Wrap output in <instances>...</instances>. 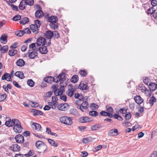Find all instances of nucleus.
Listing matches in <instances>:
<instances>
[{
    "mask_svg": "<svg viewBox=\"0 0 157 157\" xmlns=\"http://www.w3.org/2000/svg\"><path fill=\"white\" fill-rule=\"evenodd\" d=\"M143 81L145 84L148 85V84L150 82L151 80L147 77H146L145 79H143Z\"/></svg>",
    "mask_w": 157,
    "mask_h": 157,
    "instance_id": "nucleus-46",
    "label": "nucleus"
},
{
    "mask_svg": "<svg viewBox=\"0 0 157 157\" xmlns=\"http://www.w3.org/2000/svg\"><path fill=\"white\" fill-rule=\"evenodd\" d=\"M15 34L18 36L21 37L24 34V31L19 30L15 32Z\"/></svg>",
    "mask_w": 157,
    "mask_h": 157,
    "instance_id": "nucleus-39",
    "label": "nucleus"
},
{
    "mask_svg": "<svg viewBox=\"0 0 157 157\" xmlns=\"http://www.w3.org/2000/svg\"><path fill=\"white\" fill-rule=\"evenodd\" d=\"M151 3L153 6H157V0H151Z\"/></svg>",
    "mask_w": 157,
    "mask_h": 157,
    "instance_id": "nucleus-63",
    "label": "nucleus"
},
{
    "mask_svg": "<svg viewBox=\"0 0 157 157\" xmlns=\"http://www.w3.org/2000/svg\"><path fill=\"white\" fill-rule=\"evenodd\" d=\"M21 18V16L19 15H17L15 16L12 18L13 21H17V20H20Z\"/></svg>",
    "mask_w": 157,
    "mask_h": 157,
    "instance_id": "nucleus-50",
    "label": "nucleus"
},
{
    "mask_svg": "<svg viewBox=\"0 0 157 157\" xmlns=\"http://www.w3.org/2000/svg\"><path fill=\"white\" fill-rule=\"evenodd\" d=\"M98 105L94 103H92L91 104L90 107L92 110H94L96 109L97 108Z\"/></svg>",
    "mask_w": 157,
    "mask_h": 157,
    "instance_id": "nucleus-55",
    "label": "nucleus"
},
{
    "mask_svg": "<svg viewBox=\"0 0 157 157\" xmlns=\"http://www.w3.org/2000/svg\"><path fill=\"white\" fill-rule=\"evenodd\" d=\"M21 125V122L18 119H15L14 123L13 126H19Z\"/></svg>",
    "mask_w": 157,
    "mask_h": 157,
    "instance_id": "nucleus-44",
    "label": "nucleus"
},
{
    "mask_svg": "<svg viewBox=\"0 0 157 157\" xmlns=\"http://www.w3.org/2000/svg\"><path fill=\"white\" fill-rule=\"evenodd\" d=\"M65 73L63 72L60 73L58 76H56V78H53V77L51 76H48L45 77L44 78V81L48 83H51L52 82H54L56 83H58L60 81H62V82L63 83V82L65 80Z\"/></svg>",
    "mask_w": 157,
    "mask_h": 157,
    "instance_id": "nucleus-1",
    "label": "nucleus"
},
{
    "mask_svg": "<svg viewBox=\"0 0 157 157\" xmlns=\"http://www.w3.org/2000/svg\"><path fill=\"white\" fill-rule=\"evenodd\" d=\"M36 147L40 150L41 151H45L47 149V146L42 141L38 140L37 141L35 144Z\"/></svg>",
    "mask_w": 157,
    "mask_h": 157,
    "instance_id": "nucleus-4",
    "label": "nucleus"
},
{
    "mask_svg": "<svg viewBox=\"0 0 157 157\" xmlns=\"http://www.w3.org/2000/svg\"><path fill=\"white\" fill-rule=\"evenodd\" d=\"M78 80V76L77 75H74L72 77L71 80V82L75 83L77 82Z\"/></svg>",
    "mask_w": 157,
    "mask_h": 157,
    "instance_id": "nucleus-36",
    "label": "nucleus"
},
{
    "mask_svg": "<svg viewBox=\"0 0 157 157\" xmlns=\"http://www.w3.org/2000/svg\"><path fill=\"white\" fill-rule=\"evenodd\" d=\"M29 21V18L27 17H25L22 18L21 19V20L19 21V23L20 24H21L22 25H24L28 23Z\"/></svg>",
    "mask_w": 157,
    "mask_h": 157,
    "instance_id": "nucleus-28",
    "label": "nucleus"
},
{
    "mask_svg": "<svg viewBox=\"0 0 157 157\" xmlns=\"http://www.w3.org/2000/svg\"><path fill=\"white\" fill-rule=\"evenodd\" d=\"M69 105L67 103L60 104L57 106V108L61 111H66L69 109Z\"/></svg>",
    "mask_w": 157,
    "mask_h": 157,
    "instance_id": "nucleus-5",
    "label": "nucleus"
},
{
    "mask_svg": "<svg viewBox=\"0 0 157 157\" xmlns=\"http://www.w3.org/2000/svg\"><path fill=\"white\" fill-rule=\"evenodd\" d=\"M36 43H33L29 45V48H32L33 50L38 51V49L36 48Z\"/></svg>",
    "mask_w": 157,
    "mask_h": 157,
    "instance_id": "nucleus-41",
    "label": "nucleus"
},
{
    "mask_svg": "<svg viewBox=\"0 0 157 157\" xmlns=\"http://www.w3.org/2000/svg\"><path fill=\"white\" fill-rule=\"evenodd\" d=\"M25 1L26 4L29 6H32L34 4L33 0H26Z\"/></svg>",
    "mask_w": 157,
    "mask_h": 157,
    "instance_id": "nucleus-49",
    "label": "nucleus"
},
{
    "mask_svg": "<svg viewBox=\"0 0 157 157\" xmlns=\"http://www.w3.org/2000/svg\"><path fill=\"white\" fill-rule=\"evenodd\" d=\"M140 88V90L142 92H144L145 94H146L149 91L147 88L144 86L143 84H140L139 86Z\"/></svg>",
    "mask_w": 157,
    "mask_h": 157,
    "instance_id": "nucleus-19",
    "label": "nucleus"
},
{
    "mask_svg": "<svg viewBox=\"0 0 157 157\" xmlns=\"http://www.w3.org/2000/svg\"><path fill=\"white\" fill-rule=\"evenodd\" d=\"M134 99L135 102L139 105H140L144 102L143 99L139 95H136L134 97Z\"/></svg>",
    "mask_w": 157,
    "mask_h": 157,
    "instance_id": "nucleus-14",
    "label": "nucleus"
},
{
    "mask_svg": "<svg viewBox=\"0 0 157 157\" xmlns=\"http://www.w3.org/2000/svg\"><path fill=\"white\" fill-rule=\"evenodd\" d=\"M38 50L42 54H46L48 52V50L46 46H40L39 47H36Z\"/></svg>",
    "mask_w": 157,
    "mask_h": 157,
    "instance_id": "nucleus-10",
    "label": "nucleus"
},
{
    "mask_svg": "<svg viewBox=\"0 0 157 157\" xmlns=\"http://www.w3.org/2000/svg\"><path fill=\"white\" fill-rule=\"evenodd\" d=\"M71 114L76 116H78L80 114L76 109H71L70 110Z\"/></svg>",
    "mask_w": 157,
    "mask_h": 157,
    "instance_id": "nucleus-32",
    "label": "nucleus"
},
{
    "mask_svg": "<svg viewBox=\"0 0 157 157\" xmlns=\"http://www.w3.org/2000/svg\"><path fill=\"white\" fill-rule=\"evenodd\" d=\"M30 28L33 33L36 34L38 33L39 28L36 25L31 24L30 25Z\"/></svg>",
    "mask_w": 157,
    "mask_h": 157,
    "instance_id": "nucleus-18",
    "label": "nucleus"
},
{
    "mask_svg": "<svg viewBox=\"0 0 157 157\" xmlns=\"http://www.w3.org/2000/svg\"><path fill=\"white\" fill-rule=\"evenodd\" d=\"M7 119V118H6ZM15 119H8V120L6 121L5 124L6 126L8 127H12L13 126Z\"/></svg>",
    "mask_w": 157,
    "mask_h": 157,
    "instance_id": "nucleus-13",
    "label": "nucleus"
},
{
    "mask_svg": "<svg viewBox=\"0 0 157 157\" xmlns=\"http://www.w3.org/2000/svg\"><path fill=\"white\" fill-rule=\"evenodd\" d=\"M102 147V146L101 145H99L96 147H95L94 148V152H96L98 151L101 150Z\"/></svg>",
    "mask_w": 157,
    "mask_h": 157,
    "instance_id": "nucleus-48",
    "label": "nucleus"
},
{
    "mask_svg": "<svg viewBox=\"0 0 157 157\" xmlns=\"http://www.w3.org/2000/svg\"><path fill=\"white\" fill-rule=\"evenodd\" d=\"M149 88L150 92L148 94L149 95V96H150L151 92L157 89V84L154 82L150 83L149 85Z\"/></svg>",
    "mask_w": 157,
    "mask_h": 157,
    "instance_id": "nucleus-7",
    "label": "nucleus"
},
{
    "mask_svg": "<svg viewBox=\"0 0 157 157\" xmlns=\"http://www.w3.org/2000/svg\"><path fill=\"white\" fill-rule=\"evenodd\" d=\"M17 53V51L16 50L10 49L9 50L8 52L9 55L10 56H13Z\"/></svg>",
    "mask_w": 157,
    "mask_h": 157,
    "instance_id": "nucleus-37",
    "label": "nucleus"
},
{
    "mask_svg": "<svg viewBox=\"0 0 157 157\" xmlns=\"http://www.w3.org/2000/svg\"><path fill=\"white\" fill-rule=\"evenodd\" d=\"M31 103H32L31 105L32 107H38L39 105L38 103L37 102L32 101Z\"/></svg>",
    "mask_w": 157,
    "mask_h": 157,
    "instance_id": "nucleus-61",
    "label": "nucleus"
},
{
    "mask_svg": "<svg viewBox=\"0 0 157 157\" xmlns=\"http://www.w3.org/2000/svg\"><path fill=\"white\" fill-rule=\"evenodd\" d=\"M58 18L55 16H50L48 19V21L51 23H56L57 21Z\"/></svg>",
    "mask_w": 157,
    "mask_h": 157,
    "instance_id": "nucleus-20",
    "label": "nucleus"
},
{
    "mask_svg": "<svg viewBox=\"0 0 157 157\" xmlns=\"http://www.w3.org/2000/svg\"><path fill=\"white\" fill-rule=\"evenodd\" d=\"M68 86L70 87V88L66 92V93L68 96L71 97L73 95L75 89L73 88V86L71 84L69 85Z\"/></svg>",
    "mask_w": 157,
    "mask_h": 157,
    "instance_id": "nucleus-8",
    "label": "nucleus"
},
{
    "mask_svg": "<svg viewBox=\"0 0 157 157\" xmlns=\"http://www.w3.org/2000/svg\"><path fill=\"white\" fill-rule=\"evenodd\" d=\"M33 150H30V151L28 152V153L25 155L26 156L29 157L33 155Z\"/></svg>",
    "mask_w": 157,
    "mask_h": 157,
    "instance_id": "nucleus-59",
    "label": "nucleus"
},
{
    "mask_svg": "<svg viewBox=\"0 0 157 157\" xmlns=\"http://www.w3.org/2000/svg\"><path fill=\"white\" fill-rule=\"evenodd\" d=\"M157 101L156 99L154 96H152L150 99L149 101V103L151 106H152Z\"/></svg>",
    "mask_w": 157,
    "mask_h": 157,
    "instance_id": "nucleus-34",
    "label": "nucleus"
},
{
    "mask_svg": "<svg viewBox=\"0 0 157 157\" xmlns=\"http://www.w3.org/2000/svg\"><path fill=\"white\" fill-rule=\"evenodd\" d=\"M79 122L84 123L90 121V119L87 117H80L78 120Z\"/></svg>",
    "mask_w": 157,
    "mask_h": 157,
    "instance_id": "nucleus-22",
    "label": "nucleus"
},
{
    "mask_svg": "<svg viewBox=\"0 0 157 157\" xmlns=\"http://www.w3.org/2000/svg\"><path fill=\"white\" fill-rule=\"evenodd\" d=\"M100 114L101 116H107L110 118H112L113 116V115L112 113H110L109 112H107L104 111L101 112Z\"/></svg>",
    "mask_w": 157,
    "mask_h": 157,
    "instance_id": "nucleus-25",
    "label": "nucleus"
},
{
    "mask_svg": "<svg viewBox=\"0 0 157 157\" xmlns=\"http://www.w3.org/2000/svg\"><path fill=\"white\" fill-rule=\"evenodd\" d=\"M15 139L16 142L19 143H22L24 140V136L21 134L16 135Z\"/></svg>",
    "mask_w": 157,
    "mask_h": 157,
    "instance_id": "nucleus-12",
    "label": "nucleus"
},
{
    "mask_svg": "<svg viewBox=\"0 0 157 157\" xmlns=\"http://www.w3.org/2000/svg\"><path fill=\"white\" fill-rule=\"evenodd\" d=\"M119 134L117 129H113L110 130L108 132V135L110 136H115Z\"/></svg>",
    "mask_w": 157,
    "mask_h": 157,
    "instance_id": "nucleus-15",
    "label": "nucleus"
},
{
    "mask_svg": "<svg viewBox=\"0 0 157 157\" xmlns=\"http://www.w3.org/2000/svg\"><path fill=\"white\" fill-rule=\"evenodd\" d=\"M119 111L121 113L123 114H125L127 112V110L126 109V108H124L120 109L119 110Z\"/></svg>",
    "mask_w": 157,
    "mask_h": 157,
    "instance_id": "nucleus-58",
    "label": "nucleus"
},
{
    "mask_svg": "<svg viewBox=\"0 0 157 157\" xmlns=\"http://www.w3.org/2000/svg\"><path fill=\"white\" fill-rule=\"evenodd\" d=\"M74 97L76 99H78L81 100L82 98L83 97L82 95H80L79 93H76L75 94Z\"/></svg>",
    "mask_w": 157,
    "mask_h": 157,
    "instance_id": "nucleus-51",
    "label": "nucleus"
},
{
    "mask_svg": "<svg viewBox=\"0 0 157 157\" xmlns=\"http://www.w3.org/2000/svg\"><path fill=\"white\" fill-rule=\"evenodd\" d=\"M131 117V114L130 112H128L125 115V117L126 120L129 119Z\"/></svg>",
    "mask_w": 157,
    "mask_h": 157,
    "instance_id": "nucleus-56",
    "label": "nucleus"
},
{
    "mask_svg": "<svg viewBox=\"0 0 157 157\" xmlns=\"http://www.w3.org/2000/svg\"><path fill=\"white\" fill-rule=\"evenodd\" d=\"M79 88L80 89L83 90H87L89 89V87L86 84H84L82 83L81 84H80L79 86Z\"/></svg>",
    "mask_w": 157,
    "mask_h": 157,
    "instance_id": "nucleus-33",
    "label": "nucleus"
},
{
    "mask_svg": "<svg viewBox=\"0 0 157 157\" xmlns=\"http://www.w3.org/2000/svg\"><path fill=\"white\" fill-rule=\"evenodd\" d=\"M44 35L45 37L48 39L47 41H48V40H50V39L54 36V34L52 31L48 30L46 32Z\"/></svg>",
    "mask_w": 157,
    "mask_h": 157,
    "instance_id": "nucleus-11",
    "label": "nucleus"
},
{
    "mask_svg": "<svg viewBox=\"0 0 157 157\" xmlns=\"http://www.w3.org/2000/svg\"><path fill=\"white\" fill-rule=\"evenodd\" d=\"M155 10L154 9V8L153 7H150L149 8L147 11V13L148 14H151L152 15L153 13L155 11Z\"/></svg>",
    "mask_w": 157,
    "mask_h": 157,
    "instance_id": "nucleus-40",
    "label": "nucleus"
},
{
    "mask_svg": "<svg viewBox=\"0 0 157 157\" xmlns=\"http://www.w3.org/2000/svg\"><path fill=\"white\" fill-rule=\"evenodd\" d=\"M7 36H3L2 35L1 37L0 38L1 40H2L3 42H2V43H4V44L6 43L7 42Z\"/></svg>",
    "mask_w": 157,
    "mask_h": 157,
    "instance_id": "nucleus-45",
    "label": "nucleus"
},
{
    "mask_svg": "<svg viewBox=\"0 0 157 157\" xmlns=\"http://www.w3.org/2000/svg\"><path fill=\"white\" fill-rule=\"evenodd\" d=\"M89 104L87 101H83L81 105H78L77 107L79 108L81 111L84 112V111L82 109H87L89 107Z\"/></svg>",
    "mask_w": 157,
    "mask_h": 157,
    "instance_id": "nucleus-6",
    "label": "nucleus"
},
{
    "mask_svg": "<svg viewBox=\"0 0 157 157\" xmlns=\"http://www.w3.org/2000/svg\"><path fill=\"white\" fill-rule=\"evenodd\" d=\"M31 112L33 113V115L34 116L36 115H43V112L40 111L38 110L35 109H32Z\"/></svg>",
    "mask_w": 157,
    "mask_h": 157,
    "instance_id": "nucleus-23",
    "label": "nucleus"
},
{
    "mask_svg": "<svg viewBox=\"0 0 157 157\" xmlns=\"http://www.w3.org/2000/svg\"><path fill=\"white\" fill-rule=\"evenodd\" d=\"M27 84L31 87H33L34 86V82L32 79H29L27 82Z\"/></svg>",
    "mask_w": 157,
    "mask_h": 157,
    "instance_id": "nucleus-42",
    "label": "nucleus"
},
{
    "mask_svg": "<svg viewBox=\"0 0 157 157\" xmlns=\"http://www.w3.org/2000/svg\"><path fill=\"white\" fill-rule=\"evenodd\" d=\"M13 130L16 133H20L21 132L23 128L21 126H13Z\"/></svg>",
    "mask_w": 157,
    "mask_h": 157,
    "instance_id": "nucleus-21",
    "label": "nucleus"
},
{
    "mask_svg": "<svg viewBox=\"0 0 157 157\" xmlns=\"http://www.w3.org/2000/svg\"><path fill=\"white\" fill-rule=\"evenodd\" d=\"M14 75L18 77L21 79H23L25 77L23 73L21 71H17L15 74Z\"/></svg>",
    "mask_w": 157,
    "mask_h": 157,
    "instance_id": "nucleus-26",
    "label": "nucleus"
},
{
    "mask_svg": "<svg viewBox=\"0 0 157 157\" xmlns=\"http://www.w3.org/2000/svg\"><path fill=\"white\" fill-rule=\"evenodd\" d=\"M25 64V62L22 59H19L16 62L17 65L20 67L23 66Z\"/></svg>",
    "mask_w": 157,
    "mask_h": 157,
    "instance_id": "nucleus-29",
    "label": "nucleus"
},
{
    "mask_svg": "<svg viewBox=\"0 0 157 157\" xmlns=\"http://www.w3.org/2000/svg\"><path fill=\"white\" fill-rule=\"evenodd\" d=\"M59 120L61 123L67 125H71L73 123L72 119L66 116H63L60 117L59 118Z\"/></svg>",
    "mask_w": 157,
    "mask_h": 157,
    "instance_id": "nucleus-3",
    "label": "nucleus"
},
{
    "mask_svg": "<svg viewBox=\"0 0 157 157\" xmlns=\"http://www.w3.org/2000/svg\"><path fill=\"white\" fill-rule=\"evenodd\" d=\"M12 150L14 151H18L20 150V147L17 144L13 145L11 147Z\"/></svg>",
    "mask_w": 157,
    "mask_h": 157,
    "instance_id": "nucleus-31",
    "label": "nucleus"
},
{
    "mask_svg": "<svg viewBox=\"0 0 157 157\" xmlns=\"http://www.w3.org/2000/svg\"><path fill=\"white\" fill-rule=\"evenodd\" d=\"M79 73L83 77H85L87 74L86 71L84 70H81Z\"/></svg>",
    "mask_w": 157,
    "mask_h": 157,
    "instance_id": "nucleus-47",
    "label": "nucleus"
},
{
    "mask_svg": "<svg viewBox=\"0 0 157 157\" xmlns=\"http://www.w3.org/2000/svg\"><path fill=\"white\" fill-rule=\"evenodd\" d=\"M53 93L52 91H48L45 94V97H50L51 96Z\"/></svg>",
    "mask_w": 157,
    "mask_h": 157,
    "instance_id": "nucleus-62",
    "label": "nucleus"
},
{
    "mask_svg": "<svg viewBox=\"0 0 157 157\" xmlns=\"http://www.w3.org/2000/svg\"><path fill=\"white\" fill-rule=\"evenodd\" d=\"M35 24L34 25H36L38 28H39L41 24L39 20H36L35 21Z\"/></svg>",
    "mask_w": 157,
    "mask_h": 157,
    "instance_id": "nucleus-60",
    "label": "nucleus"
},
{
    "mask_svg": "<svg viewBox=\"0 0 157 157\" xmlns=\"http://www.w3.org/2000/svg\"><path fill=\"white\" fill-rule=\"evenodd\" d=\"M49 25L50 26V28L52 29H56L58 28V25L56 23H50Z\"/></svg>",
    "mask_w": 157,
    "mask_h": 157,
    "instance_id": "nucleus-38",
    "label": "nucleus"
},
{
    "mask_svg": "<svg viewBox=\"0 0 157 157\" xmlns=\"http://www.w3.org/2000/svg\"><path fill=\"white\" fill-rule=\"evenodd\" d=\"M2 80H6L8 81H10L11 80V78L10 74L7 73H5L2 76Z\"/></svg>",
    "mask_w": 157,
    "mask_h": 157,
    "instance_id": "nucleus-16",
    "label": "nucleus"
},
{
    "mask_svg": "<svg viewBox=\"0 0 157 157\" xmlns=\"http://www.w3.org/2000/svg\"><path fill=\"white\" fill-rule=\"evenodd\" d=\"M67 98V96L65 94H63L60 96V98L64 101H66Z\"/></svg>",
    "mask_w": 157,
    "mask_h": 157,
    "instance_id": "nucleus-57",
    "label": "nucleus"
},
{
    "mask_svg": "<svg viewBox=\"0 0 157 157\" xmlns=\"http://www.w3.org/2000/svg\"><path fill=\"white\" fill-rule=\"evenodd\" d=\"M48 142L51 145L55 147H58V144L56 143L54 141L51 139H48Z\"/></svg>",
    "mask_w": 157,
    "mask_h": 157,
    "instance_id": "nucleus-35",
    "label": "nucleus"
},
{
    "mask_svg": "<svg viewBox=\"0 0 157 157\" xmlns=\"http://www.w3.org/2000/svg\"><path fill=\"white\" fill-rule=\"evenodd\" d=\"M47 42L45 39L43 37H40L37 40L36 42V47H39L40 46H43L46 45L47 46H49L51 44V40H48Z\"/></svg>",
    "mask_w": 157,
    "mask_h": 157,
    "instance_id": "nucleus-2",
    "label": "nucleus"
},
{
    "mask_svg": "<svg viewBox=\"0 0 157 157\" xmlns=\"http://www.w3.org/2000/svg\"><path fill=\"white\" fill-rule=\"evenodd\" d=\"M18 44V43L17 42L13 44L11 46H10V48L11 49L16 48L17 47Z\"/></svg>",
    "mask_w": 157,
    "mask_h": 157,
    "instance_id": "nucleus-54",
    "label": "nucleus"
},
{
    "mask_svg": "<svg viewBox=\"0 0 157 157\" xmlns=\"http://www.w3.org/2000/svg\"><path fill=\"white\" fill-rule=\"evenodd\" d=\"M31 126L33 130H35L37 132L42 131L41 130V126L40 124L34 123L32 124Z\"/></svg>",
    "mask_w": 157,
    "mask_h": 157,
    "instance_id": "nucleus-9",
    "label": "nucleus"
},
{
    "mask_svg": "<svg viewBox=\"0 0 157 157\" xmlns=\"http://www.w3.org/2000/svg\"><path fill=\"white\" fill-rule=\"evenodd\" d=\"M58 100L57 97L56 96H53L52 97V101L53 103H58L57 101Z\"/></svg>",
    "mask_w": 157,
    "mask_h": 157,
    "instance_id": "nucleus-53",
    "label": "nucleus"
},
{
    "mask_svg": "<svg viewBox=\"0 0 157 157\" xmlns=\"http://www.w3.org/2000/svg\"><path fill=\"white\" fill-rule=\"evenodd\" d=\"M89 114L92 117H96L98 115V113L96 111H90Z\"/></svg>",
    "mask_w": 157,
    "mask_h": 157,
    "instance_id": "nucleus-43",
    "label": "nucleus"
},
{
    "mask_svg": "<svg viewBox=\"0 0 157 157\" xmlns=\"http://www.w3.org/2000/svg\"><path fill=\"white\" fill-rule=\"evenodd\" d=\"M102 126L101 124H98L92 126L91 127V129L93 131L98 130L102 128Z\"/></svg>",
    "mask_w": 157,
    "mask_h": 157,
    "instance_id": "nucleus-24",
    "label": "nucleus"
},
{
    "mask_svg": "<svg viewBox=\"0 0 157 157\" xmlns=\"http://www.w3.org/2000/svg\"><path fill=\"white\" fill-rule=\"evenodd\" d=\"M26 5V1L25 0H22L20 3L19 6V8L21 10H23L25 8Z\"/></svg>",
    "mask_w": 157,
    "mask_h": 157,
    "instance_id": "nucleus-27",
    "label": "nucleus"
},
{
    "mask_svg": "<svg viewBox=\"0 0 157 157\" xmlns=\"http://www.w3.org/2000/svg\"><path fill=\"white\" fill-rule=\"evenodd\" d=\"M30 50H29V57L32 59H33L37 56L38 53L34 50L33 51L29 52Z\"/></svg>",
    "mask_w": 157,
    "mask_h": 157,
    "instance_id": "nucleus-17",
    "label": "nucleus"
},
{
    "mask_svg": "<svg viewBox=\"0 0 157 157\" xmlns=\"http://www.w3.org/2000/svg\"><path fill=\"white\" fill-rule=\"evenodd\" d=\"M42 13L43 12L42 10H38L35 13V16L38 18H40L43 16Z\"/></svg>",
    "mask_w": 157,
    "mask_h": 157,
    "instance_id": "nucleus-30",
    "label": "nucleus"
},
{
    "mask_svg": "<svg viewBox=\"0 0 157 157\" xmlns=\"http://www.w3.org/2000/svg\"><path fill=\"white\" fill-rule=\"evenodd\" d=\"M6 98V94L0 95V101H2L5 100Z\"/></svg>",
    "mask_w": 157,
    "mask_h": 157,
    "instance_id": "nucleus-52",
    "label": "nucleus"
},
{
    "mask_svg": "<svg viewBox=\"0 0 157 157\" xmlns=\"http://www.w3.org/2000/svg\"><path fill=\"white\" fill-rule=\"evenodd\" d=\"M152 17L154 19H157V12L155 10L153 13L152 14Z\"/></svg>",
    "mask_w": 157,
    "mask_h": 157,
    "instance_id": "nucleus-64",
    "label": "nucleus"
}]
</instances>
